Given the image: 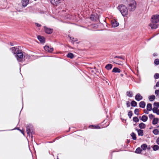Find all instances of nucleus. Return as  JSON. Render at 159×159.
<instances>
[{"mask_svg": "<svg viewBox=\"0 0 159 159\" xmlns=\"http://www.w3.org/2000/svg\"><path fill=\"white\" fill-rule=\"evenodd\" d=\"M139 118L141 120L144 122L146 121L148 119V116L145 115H143L141 117V116H140Z\"/></svg>", "mask_w": 159, "mask_h": 159, "instance_id": "15", "label": "nucleus"}, {"mask_svg": "<svg viewBox=\"0 0 159 159\" xmlns=\"http://www.w3.org/2000/svg\"><path fill=\"white\" fill-rule=\"evenodd\" d=\"M35 24L36 26L38 27H39L41 26V25L40 24H39L38 23H35Z\"/></svg>", "mask_w": 159, "mask_h": 159, "instance_id": "50", "label": "nucleus"}, {"mask_svg": "<svg viewBox=\"0 0 159 159\" xmlns=\"http://www.w3.org/2000/svg\"><path fill=\"white\" fill-rule=\"evenodd\" d=\"M128 115L129 118L131 119L133 115L132 111H129L128 112Z\"/></svg>", "mask_w": 159, "mask_h": 159, "instance_id": "36", "label": "nucleus"}, {"mask_svg": "<svg viewBox=\"0 0 159 159\" xmlns=\"http://www.w3.org/2000/svg\"><path fill=\"white\" fill-rule=\"evenodd\" d=\"M155 113H156L157 115H159V109L157 110Z\"/></svg>", "mask_w": 159, "mask_h": 159, "instance_id": "53", "label": "nucleus"}, {"mask_svg": "<svg viewBox=\"0 0 159 159\" xmlns=\"http://www.w3.org/2000/svg\"><path fill=\"white\" fill-rule=\"evenodd\" d=\"M89 128L93 129H99L100 128V127L99 125H89Z\"/></svg>", "mask_w": 159, "mask_h": 159, "instance_id": "21", "label": "nucleus"}, {"mask_svg": "<svg viewBox=\"0 0 159 159\" xmlns=\"http://www.w3.org/2000/svg\"><path fill=\"white\" fill-rule=\"evenodd\" d=\"M90 19L93 21H97L98 19V17L97 14H92L90 15Z\"/></svg>", "mask_w": 159, "mask_h": 159, "instance_id": "8", "label": "nucleus"}, {"mask_svg": "<svg viewBox=\"0 0 159 159\" xmlns=\"http://www.w3.org/2000/svg\"><path fill=\"white\" fill-rule=\"evenodd\" d=\"M51 4L57 6L60 3L62 0H50Z\"/></svg>", "mask_w": 159, "mask_h": 159, "instance_id": "10", "label": "nucleus"}, {"mask_svg": "<svg viewBox=\"0 0 159 159\" xmlns=\"http://www.w3.org/2000/svg\"><path fill=\"white\" fill-rule=\"evenodd\" d=\"M59 139V137H57L56 139Z\"/></svg>", "mask_w": 159, "mask_h": 159, "instance_id": "61", "label": "nucleus"}, {"mask_svg": "<svg viewBox=\"0 0 159 159\" xmlns=\"http://www.w3.org/2000/svg\"><path fill=\"white\" fill-rule=\"evenodd\" d=\"M30 55H28L27 54H26L24 52V60H24V61H25V59H30Z\"/></svg>", "mask_w": 159, "mask_h": 159, "instance_id": "32", "label": "nucleus"}, {"mask_svg": "<svg viewBox=\"0 0 159 159\" xmlns=\"http://www.w3.org/2000/svg\"><path fill=\"white\" fill-rule=\"evenodd\" d=\"M117 8L119 10L123 16H125L128 15V9L124 5H120L118 6Z\"/></svg>", "mask_w": 159, "mask_h": 159, "instance_id": "1", "label": "nucleus"}, {"mask_svg": "<svg viewBox=\"0 0 159 159\" xmlns=\"http://www.w3.org/2000/svg\"><path fill=\"white\" fill-rule=\"evenodd\" d=\"M126 105L127 107H130V102L127 101L126 102Z\"/></svg>", "mask_w": 159, "mask_h": 159, "instance_id": "47", "label": "nucleus"}, {"mask_svg": "<svg viewBox=\"0 0 159 159\" xmlns=\"http://www.w3.org/2000/svg\"><path fill=\"white\" fill-rule=\"evenodd\" d=\"M32 128V126L31 125L29 124L26 126V132L27 133V134L30 137V136L31 134V139L33 138V136L32 134L33 133V130Z\"/></svg>", "mask_w": 159, "mask_h": 159, "instance_id": "4", "label": "nucleus"}, {"mask_svg": "<svg viewBox=\"0 0 159 159\" xmlns=\"http://www.w3.org/2000/svg\"><path fill=\"white\" fill-rule=\"evenodd\" d=\"M144 112L146 114H148V112L145 109H144L143 110Z\"/></svg>", "mask_w": 159, "mask_h": 159, "instance_id": "52", "label": "nucleus"}, {"mask_svg": "<svg viewBox=\"0 0 159 159\" xmlns=\"http://www.w3.org/2000/svg\"><path fill=\"white\" fill-rule=\"evenodd\" d=\"M155 94L156 95V96L159 98V89L156 90L155 92Z\"/></svg>", "mask_w": 159, "mask_h": 159, "instance_id": "42", "label": "nucleus"}, {"mask_svg": "<svg viewBox=\"0 0 159 159\" xmlns=\"http://www.w3.org/2000/svg\"><path fill=\"white\" fill-rule=\"evenodd\" d=\"M44 49L46 52L49 53H52L53 51V48L48 46L46 45L44 47Z\"/></svg>", "mask_w": 159, "mask_h": 159, "instance_id": "9", "label": "nucleus"}, {"mask_svg": "<svg viewBox=\"0 0 159 159\" xmlns=\"http://www.w3.org/2000/svg\"><path fill=\"white\" fill-rule=\"evenodd\" d=\"M92 72H94V71H93V70H92Z\"/></svg>", "mask_w": 159, "mask_h": 159, "instance_id": "64", "label": "nucleus"}, {"mask_svg": "<svg viewBox=\"0 0 159 159\" xmlns=\"http://www.w3.org/2000/svg\"><path fill=\"white\" fill-rule=\"evenodd\" d=\"M147 109L148 111H151L152 110V105L151 103H148L147 105Z\"/></svg>", "mask_w": 159, "mask_h": 159, "instance_id": "24", "label": "nucleus"}, {"mask_svg": "<svg viewBox=\"0 0 159 159\" xmlns=\"http://www.w3.org/2000/svg\"><path fill=\"white\" fill-rule=\"evenodd\" d=\"M154 64L156 65H159V59H155L154 61Z\"/></svg>", "mask_w": 159, "mask_h": 159, "instance_id": "37", "label": "nucleus"}, {"mask_svg": "<svg viewBox=\"0 0 159 159\" xmlns=\"http://www.w3.org/2000/svg\"><path fill=\"white\" fill-rule=\"evenodd\" d=\"M153 106L154 107L157 108H158L159 107V102H154L153 103Z\"/></svg>", "mask_w": 159, "mask_h": 159, "instance_id": "38", "label": "nucleus"}, {"mask_svg": "<svg viewBox=\"0 0 159 159\" xmlns=\"http://www.w3.org/2000/svg\"><path fill=\"white\" fill-rule=\"evenodd\" d=\"M148 98L150 101H152L155 100V96L154 95H152L148 97Z\"/></svg>", "mask_w": 159, "mask_h": 159, "instance_id": "30", "label": "nucleus"}, {"mask_svg": "<svg viewBox=\"0 0 159 159\" xmlns=\"http://www.w3.org/2000/svg\"><path fill=\"white\" fill-rule=\"evenodd\" d=\"M155 87H159V81L157 82L156 84V85L154 86V88H155Z\"/></svg>", "mask_w": 159, "mask_h": 159, "instance_id": "48", "label": "nucleus"}, {"mask_svg": "<svg viewBox=\"0 0 159 159\" xmlns=\"http://www.w3.org/2000/svg\"><path fill=\"white\" fill-rule=\"evenodd\" d=\"M159 131L158 129H154L152 131L153 134L155 135H157L159 134Z\"/></svg>", "mask_w": 159, "mask_h": 159, "instance_id": "35", "label": "nucleus"}, {"mask_svg": "<svg viewBox=\"0 0 159 159\" xmlns=\"http://www.w3.org/2000/svg\"><path fill=\"white\" fill-rule=\"evenodd\" d=\"M120 75L121 77H123V76L124 75V74L123 73H121L120 74Z\"/></svg>", "mask_w": 159, "mask_h": 159, "instance_id": "57", "label": "nucleus"}, {"mask_svg": "<svg viewBox=\"0 0 159 159\" xmlns=\"http://www.w3.org/2000/svg\"><path fill=\"white\" fill-rule=\"evenodd\" d=\"M153 150L156 151L159 150V146L157 145H154L152 147Z\"/></svg>", "mask_w": 159, "mask_h": 159, "instance_id": "33", "label": "nucleus"}, {"mask_svg": "<svg viewBox=\"0 0 159 159\" xmlns=\"http://www.w3.org/2000/svg\"><path fill=\"white\" fill-rule=\"evenodd\" d=\"M130 135L132 137V139L134 140H136L137 139L136 134L134 132H132L130 134Z\"/></svg>", "mask_w": 159, "mask_h": 159, "instance_id": "28", "label": "nucleus"}, {"mask_svg": "<svg viewBox=\"0 0 159 159\" xmlns=\"http://www.w3.org/2000/svg\"><path fill=\"white\" fill-rule=\"evenodd\" d=\"M111 24L112 27H116L119 25V23L115 20L112 21Z\"/></svg>", "mask_w": 159, "mask_h": 159, "instance_id": "12", "label": "nucleus"}, {"mask_svg": "<svg viewBox=\"0 0 159 159\" xmlns=\"http://www.w3.org/2000/svg\"><path fill=\"white\" fill-rule=\"evenodd\" d=\"M136 7V3L135 1L134 0H132L129 3L127 7L129 11H132L135 10Z\"/></svg>", "mask_w": 159, "mask_h": 159, "instance_id": "2", "label": "nucleus"}, {"mask_svg": "<svg viewBox=\"0 0 159 159\" xmlns=\"http://www.w3.org/2000/svg\"><path fill=\"white\" fill-rule=\"evenodd\" d=\"M67 57L70 59H72L74 57V55L73 53L70 52L67 54Z\"/></svg>", "mask_w": 159, "mask_h": 159, "instance_id": "26", "label": "nucleus"}, {"mask_svg": "<svg viewBox=\"0 0 159 159\" xmlns=\"http://www.w3.org/2000/svg\"><path fill=\"white\" fill-rule=\"evenodd\" d=\"M143 99V97L139 93L137 94L135 96V99L139 101Z\"/></svg>", "mask_w": 159, "mask_h": 159, "instance_id": "13", "label": "nucleus"}, {"mask_svg": "<svg viewBox=\"0 0 159 159\" xmlns=\"http://www.w3.org/2000/svg\"><path fill=\"white\" fill-rule=\"evenodd\" d=\"M139 109L136 108L135 109L134 111V113L135 114L137 115H139Z\"/></svg>", "mask_w": 159, "mask_h": 159, "instance_id": "41", "label": "nucleus"}, {"mask_svg": "<svg viewBox=\"0 0 159 159\" xmlns=\"http://www.w3.org/2000/svg\"><path fill=\"white\" fill-rule=\"evenodd\" d=\"M24 52H23L22 50L17 52L16 55V57L18 61L21 62H22L24 61V60H23L24 55Z\"/></svg>", "mask_w": 159, "mask_h": 159, "instance_id": "3", "label": "nucleus"}, {"mask_svg": "<svg viewBox=\"0 0 159 159\" xmlns=\"http://www.w3.org/2000/svg\"><path fill=\"white\" fill-rule=\"evenodd\" d=\"M157 109L158 108L155 107H154L153 109H152L153 112L155 113Z\"/></svg>", "mask_w": 159, "mask_h": 159, "instance_id": "43", "label": "nucleus"}, {"mask_svg": "<svg viewBox=\"0 0 159 159\" xmlns=\"http://www.w3.org/2000/svg\"><path fill=\"white\" fill-rule=\"evenodd\" d=\"M45 32L48 34H51L53 33V29L52 28H50L47 27L46 26L43 27Z\"/></svg>", "mask_w": 159, "mask_h": 159, "instance_id": "6", "label": "nucleus"}, {"mask_svg": "<svg viewBox=\"0 0 159 159\" xmlns=\"http://www.w3.org/2000/svg\"><path fill=\"white\" fill-rule=\"evenodd\" d=\"M156 143L158 145H159V137L156 140Z\"/></svg>", "mask_w": 159, "mask_h": 159, "instance_id": "51", "label": "nucleus"}, {"mask_svg": "<svg viewBox=\"0 0 159 159\" xmlns=\"http://www.w3.org/2000/svg\"><path fill=\"white\" fill-rule=\"evenodd\" d=\"M115 58H118L121 59H122L123 60H125V58L123 57H122L120 56H116L115 57Z\"/></svg>", "mask_w": 159, "mask_h": 159, "instance_id": "44", "label": "nucleus"}, {"mask_svg": "<svg viewBox=\"0 0 159 159\" xmlns=\"http://www.w3.org/2000/svg\"><path fill=\"white\" fill-rule=\"evenodd\" d=\"M157 128L159 127V125L157 126Z\"/></svg>", "mask_w": 159, "mask_h": 159, "instance_id": "62", "label": "nucleus"}, {"mask_svg": "<svg viewBox=\"0 0 159 159\" xmlns=\"http://www.w3.org/2000/svg\"><path fill=\"white\" fill-rule=\"evenodd\" d=\"M139 126L140 129H144L146 128V125L142 122L139 124Z\"/></svg>", "mask_w": 159, "mask_h": 159, "instance_id": "22", "label": "nucleus"}, {"mask_svg": "<svg viewBox=\"0 0 159 159\" xmlns=\"http://www.w3.org/2000/svg\"><path fill=\"white\" fill-rule=\"evenodd\" d=\"M159 121V119L157 118H154L152 121V124L154 125L157 124Z\"/></svg>", "mask_w": 159, "mask_h": 159, "instance_id": "23", "label": "nucleus"}, {"mask_svg": "<svg viewBox=\"0 0 159 159\" xmlns=\"http://www.w3.org/2000/svg\"><path fill=\"white\" fill-rule=\"evenodd\" d=\"M135 130L137 131L138 135L139 136H143V130L141 129H135Z\"/></svg>", "mask_w": 159, "mask_h": 159, "instance_id": "14", "label": "nucleus"}, {"mask_svg": "<svg viewBox=\"0 0 159 159\" xmlns=\"http://www.w3.org/2000/svg\"><path fill=\"white\" fill-rule=\"evenodd\" d=\"M131 105L133 107H135L137 106V103L134 100L132 101L131 103Z\"/></svg>", "mask_w": 159, "mask_h": 159, "instance_id": "25", "label": "nucleus"}, {"mask_svg": "<svg viewBox=\"0 0 159 159\" xmlns=\"http://www.w3.org/2000/svg\"><path fill=\"white\" fill-rule=\"evenodd\" d=\"M16 129H17V130H19V131H20L24 135V130H21L19 128H16Z\"/></svg>", "mask_w": 159, "mask_h": 159, "instance_id": "46", "label": "nucleus"}, {"mask_svg": "<svg viewBox=\"0 0 159 159\" xmlns=\"http://www.w3.org/2000/svg\"><path fill=\"white\" fill-rule=\"evenodd\" d=\"M149 117L150 119H151L153 118H155V116L154 115H152V114H150L149 115Z\"/></svg>", "mask_w": 159, "mask_h": 159, "instance_id": "45", "label": "nucleus"}, {"mask_svg": "<svg viewBox=\"0 0 159 159\" xmlns=\"http://www.w3.org/2000/svg\"><path fill=\"white\" fill-rule=\"evenodd\" d=\"M70 38V40L71 41V42L74 43L75 42L77 41V39L76 38H74L73 37H70L69 36Z\"/></svg>", "mask_w": 159, "mask_h": 159, "instance_id": "31", "label": "nucleus"}, {"mask_svg": "<svg viewBox=\"0 0 159 159\" xmlns=\"http://www.w3.org/2000/svg\"><path fill=\"white\" fill-rule=\"evenodd\" d=\"M94 69H96V67H94Z\"/></svg>", "mask_w": 159, "mask_h": 159, "instance_id": "63", "label": "nucleus"}, {"mask_svg": "<svg viewBox=\"0 0 159 159\" xmlns=\"http://www.w3.org/2000/svg\"><path fill=\"white\" fill-rule=\"evenodd\" d=\"M37 38L41 43H45V38L44 37L40 35H38L37 36Z\"/></svg>", "mask_w": 159, "mask_h": 159, "instance_id": "11", "label": "nucleus"}, {"mask_svg": "<svg viewBox=\"0 0 159 159\" xmlns=\"http://www.w3.org/2000/svg\"><path fill=\"white\" fill-rule=\"evenodd\" d=\"M10 44L11 45V46H13V45H14L12 43H11V42L10 43Z\"/></svg>", "mask_w": 159, "mask_h": 159, "instance_id": "59", "label": "nucleus"}, {"mask_svg": "<svg viewBox=\"0 0 159 159\" xmlns=\"http://www.w3.org/2000/svg\"><path fill=\"white\" fill-rule=\"evenodd\" d=\"M127 142L128 143H129L130 142V140H129V139H127Z\"/></svg>", "mask_w": 159, "mask_h": 159, "instance_id": "58", "label": "nucleus"}, {"mask_svg": "<svg viewBox=\"0 0 159 159\" xmlns=\"http://www.w3.org/2000/svg\"><path fill=\"white\" fill-rule=\"evenodd\" d=\"M19 46L14 47L10 48L14 54H16L18 52H20L21 50L19 49Z\"/></svg>", "mask_w": 159, "mask_h": 159, "instance_id": "7", "label": "nucleus"}, {"mask_svg": "<svg viewBox=\"0 0 159 159\" xmlns=\"http://www.w3.org/2000/svg\"><path fill=\"white\" fill-rule=\"evenodd\" d=\"M133 120L134 122L136 123L138 122L139 121V120L137 117L135 116L133 118Z\"/></svg>", "mask_w": 159, "mask_h": 159, "instance_id": "39", "label": "nucleus"}, {"mask_svg": "<svg viewBox=\"0 0 159 159\" xmlns=\"http://www.w3.org/2000/svg\"><path fill=\"white\" fill-rule=\"evenodd\" d=\"M154 78L155 79H157L159 78V74L155 73L154 75Z\"/></svg>", "mask_w": 159, "mask_h": 159, "instance_id": "40", "label": "nucleus"}, {"mask_svg": "<svg viewBox=\"0 0 159 159\" xmlns=\"http://www.w3.org/2000/svg\"><path fill=\"white\" fill-rule=\"evenodd\" d=\"M121 120H122V121L123 122H125L126 121V120H125L124 119H123L122 118H121Z\"/></svg>", "mask_w": 159, "mask_h": 159, "instance_id": "54", "label": "nucleus"}, {"mask_svg": "<svg viewBox=\"0 0 159 159\" xmlns=\"http://www.w3.org/2000/svg\"><path fill=\"white\" fill-rule=\"evenodd\" d=\"M147 145L146 144H143L141 145V148L142 149V150H145L147 149Z\"/></svg>", "mask_w": 159, "mask_h": 159, "instance_id": "34", "label": "nucleus"}, {"mask_svg": "<svg viewBox=\"0 0 159 159\" xmlns=\"http://www.w3.org/2000/svg\"><path fill=\"white\" fill-rule=\"evenodd\" d=\"M149 26L152 29H156L158 27V25L155 23H152L150 24Z\"/></svg>", "mask_w": 159, "mask_h": 159, "instance_id": "17", "label": "nucleus"}, {"mask_svg": "<svg viewBox=\"0 0 159 159\" xmlns=\"http://www.w3.org/2000/svg\"><path fill=\"white\" fill-rule=\"evenodd\" d=\"M29 0H22L21 1V3L23 7H25L27 6V4L29 3Z\"/></svg>", "mask_w": 159, "mask_h": 159, "instance_id": "16", "label": "nucleus"}, {"mask_svg": "<svg viewBox=\"0 0 159 159\" xmlns=\"http://www.w3.org/2000/svg\"><path fill=\"white\" fill-rule=\"evenodd\" d=\"M153 56H157V54L156 53H154L153 54Z\"/></svg>", "mask_w": 159, "mask_h": 159, "instance_id": "56", "label": "nucleus"}, {"mask_svg": "<svg viewBox=\"0 0 159 159\" xmlns=\"http://www.w3.org/2000/svg\"><path fill=\"white\" fill-rule=\"evenodd\" d=\"M142 151V149H141L140 147H138L136 148L135 152L137 154H140Z\"/></svg>", "mask_w": 159, "mask_h": 159, "instance_id": "29", "label": "nucleus"}, {"mask_svg": "<svg viewBox=\"0 0 159 159\" xmlns=\"http://www.w3.org/2000/svg\"><path fill=\"white\" fill-rule=\"evenodd\" d=\"M112 65L111 64H107L105 66V69L107 70H110L111 69L112 67Z\"/></svg>", "mask_w": 159, "mask_h": 159, "instance_id": "19", "label": "nucleus"}, {"mask_svg": "<svg viewBox=\"0 0 159 159\" xmlns=\"http://www.w3.org/2000/svg\"><path fill=\"white\" fill-rule=\"evenodd\" d=\"M112 72L114 73H120L121 72V70L119 68L115 67L112 69Z\"/></svg>", "mask_w": 159, "mask_h": 159, "instance_id": "18", "label": "nucleus"}, {"mask_svg": "<svg viewBox=\"0 0 159 159\" xmlns=\"http://www.w3.org/2000/svg\"><path fill=\"white\" fill-rule=\"evenodd\" d=\"M133 93L130 91H127L126 92V95L129 97H132L133 96Z\"/></svg>", "mask_w": 159, "mask_h": 159, "instance_id": "27", "label": "nucleus"}, {"mask_svg": "<svg viewBox=\"0 0 159 159\" xmlns=\"http://www.w3.org/2000/svg\"><path fill=\"white\" fill-rule=\"evenodd\" d=\"M151 21L152 23H157L159 21V15H153L151 18Z\"/></svg>", "mask_w": 159, "mask_h": 159, "instance_id": "5", "label": "nucleus"}, {"mask_svg": "<svg viewBox=\"0 0 159 159\" xmlns=\"http://www.w3.org/2000/svg\"><path fill=\"white\" fill-rule=\"evenodd\" d=\"M66 18L67 19H70L71 18V16L70 15H68L67 17H66Z\"/></svg>", "mask_w": 159, "mask_h": 159, "instance_id": "49", "label": "nucleus"}, {"mask_svg": "<svg viewBox=\"0 0 159 159\" xmlns=\"http://www.w3.org/2000/svg\"><path fill=\"white\" fill-rule=\"evenodd\" d=\"M151 148V147H150V146H147V149L148 150H149Z\"/></svg>", "mask_w": 159, "mask_h": 159, "instance_id": "55", "label": "nucleus"}, {"mask_svg": "<svg viewBox=\"0 0 159 159\" xmlns=\"http://www.w3.org/2000/svg\"><path fill=\"white\" fill-rule=\"evenodd\" d=\"M146 106V103L144 101H141L139 103V106L143 108H145Z\"/></svg>", "mask_w": 159, "mask_h": 159, "instance_id": "20", "label": "nucleus"}, {"mask_svg": "<svg viewBox=\"0 0 159 159\" xmlns=\"http://www.w3.org/2000/svg\"><path fill=\"white\" fill-rule=\"evenodd\" d=\"M41 13L42 14V13H44V11H42V12H41Z\"/></svg>", "mask_w": 159, "mask_h": 159, "instance_id": "60", "label": "nucleus"}]
</instances>
